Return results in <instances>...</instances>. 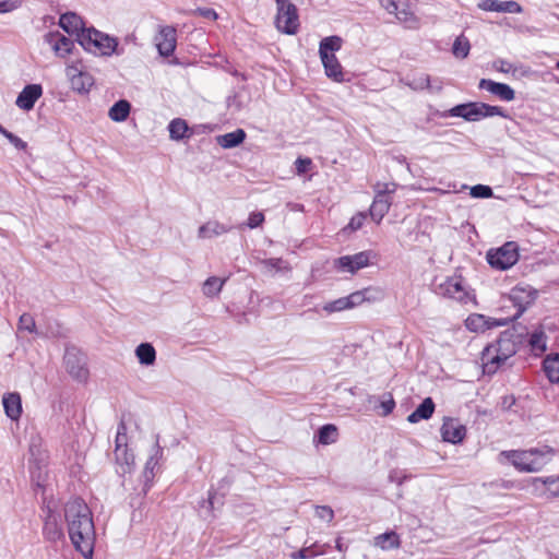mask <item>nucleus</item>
I'll use <instances>...</instances> for the list:
<instances>
[{
	"label": "nucleus",
	"mask_w": 559,
	"mask_h": 559,
	"mask_svg": "<svg viewBox=\"0 0 559 559\" xmlns=\"http://www.w3.org/2000/svg\"><path fill=\"white\" fill-rule=\"evenodd\" d=\"M516 352L514 334L510 331H504L498 340L487 345L481 352L480 360L484 373H496Z\"/></svg>",
	"instance_id": "nucleus-1"
},
{
	"label": "nucleus",
	"mask_w": 559,
	"mask_h": 559,
	"mask_svg": "<svg viewBox=\"0 0 559 559\" xmlns=\"http://www.w3.org/2000/svg\"><path fill=\"white\" fill-rule=\"evenodd\" d=\"M555 454L556 450L548 445L501 452V455L506 456L518 471L524 473L539 472L551 462Z\"/></svg>",
	"instance_id": "nucleus-2"
},
{
	"label": "nucleus",
	"mask_w": 559,
	"mask_h": 559,
	"mask_svg": "<svg viewBox=\"0 0 559 559\" xmlns=\"http://www.w3.org/2000/svg\"><path fill=\"white\" fill-rule=\"evenodd\" d=\"M78 41L85 50L104 56H110L118 45L115 38L95 28L82 29L78 34Z\"/></svg>",
	"instance_id": "nucleus-3"
},
{
	"label": "nucleus",
	"mask_w": 559,
	"mask_h": 559,
	"mask_svg": "<svg viewBox=\"0 0 559 559\" xmlns=\"http://www.w3.org/2000/svg\"><path fill=\"white\" fill-rule=\"evenodd\" d=\"M396 188L397 185L394 182H378L374 185V198L370 206V216L377 224H380L390 211L392 194L396 191Z\"/></svg>",
	"instance_id": "nucleus-4"
},
{
	"label": "nucleus",
	"mask_w": 559,
	"mask_h": 559,
	"mask_svg": "<svg viewBox=\"0 0 559 559\" xmlns=\"http://www.w3.org/2000/svg\"><path fill=\"white\" fill-rule=\"evenodd\" d=\"M127 426L121 420L117 428L115 457L118 465L117 472L121 475L130 473L135 464L134 454L128 449Z\"/></svg>",
	"instance_id": "nucleus-5"
},
{
	"label": "nucleus",
	"mask_w": 559,
	"mask_h": 559,
	"mask_svg": "<svg viewBox=\"0 0 559 559\" xmlns=\"http://www.w3.org/2000/svg\"><path fill=\"white\" fill-rule=\"evenodd\" d=\"M488 264L496 270L504 271L512 267L519 260V246L508 241L497 249H490L486 255Z\"/></svg>",
	"instance_id": "nucleus-6"
},
{
	"label": "nucleus",
	"mask_w": 559,
	"mask_h": 559,
	"mask_svg": "<svg viewBox=\"0 0 559 559\" xmlns=\"http://www.w3.org/2000/svg\"><path fill=\"white\" fill-rule=\"evenodd\" d=\"M277 14L275 24L282 33L294 35L298 32L299 16L297 8L289 0H275Z\"/></svg>",
	"instance_id": "nucleus-7"
},
{
	"label": "nucleus",
	"mask_w": 559,
	"mask_h": 559,
	"mask_svg": "<svg viewBox=\"0 0 559 559\" xmlns=\"http://www.w3.org/2000/svg\"><path fill=\"white\" fill-rule=\"evenodd\" d=\"M95 526H69V536L74 548L85 559H93L96 539Z\"/></svg>",
	"instance_id": "nucleus-8"
},
{
	"label": "nucleus",
	"mask_w": 559,
	"mask_h": 559,
	"mask_svg": "<svg viewBox=\"0 0 559 559\" xmlns=\"http://www.w3.org/2000/svg\"><path fill=\"white\" fill-rule=\"evenodd\" d=\"M432 290L439 296L456 299L459 301H463L466 297L463 280L460 275L448 276L440 282L436 278L432 284Z\"/></svg>",
	"instance_id": "nucleus-9"
},
{
	"label": "nucleus",
	"mask_w": 559,
	"mask_h": 559,
	"mask_svg": "<svg viewBox=\"0 0 559 559\" xmlns=\"http://www.w3.org/2000/svg\"><path fill=\"white\" fill-rule=\"evenodd\" d=\"M64 519L67 524H94L93 514L81 498H74L66 503Z\"/></svg>",
	"instance_id": "nucleus-10"
},
{
	"label": "nucleus",
	"mask_w": 559,
	"mask_h": 559,
	"mask_svg": "<svg viewBox=\"0 0 559 559\" xmlns=\"http://www.w3.org/2000/svg\"><path fill=\"white\" fill-rule=\"evenodd\" d=\"M64 365L69 374L76 381L84 382L88 378L86 357L76 349H67Z\"/></svg>",
	"instance_id": "nucleus-11"
},
{
	"label": "nucleus",
	"mask_w": 559,
	"mask_h": 559,
	"mask_svg": "<svg viewBox=\"0 0 559 559\" xmlns=\"http://www.w3.org/2000/svg\"><path fill=\"white\" fill-rule=\"evenodd\" d=\"M370 255V251H361L352 255H343L334 261V266L341 272L354 274L369 264Z\"/></svg>",
	"instance_id": "nucleus-12"
},
{
	"label": "nucleus",
	"mask_w": 559,
	"mask_h": 559,
	"mask_svg": "<svg viewBox=\"0 0 559 559\" xmlns=\"http://www.w3.org/2000/svg\"><path fill=\"white\" fill-rule=\"evenodd\" d=\"M381 5L403 23L413 25L416 17L408 0H380Z\"/></svg>",
	"instance_id": "nucleus-13"
},
{
	"label": "nucleus",
	"mask_w": 559,
	"mask_h": 559,
	"mask_svg": "<svg viewBox=\"0 0 559 559\" xmlns=\"http://www.w3.org/2000/svg\"><path fill=\"white\" fill-rule=\"evenodd\" d=\"M177 44V32L173 26H164L155 36V45L160 56L169 57L174 53Z\"/></svg>",
	"instance_id": "nucleus-14"
},
{
	"label": "nucleus",
	"mask_w": 559,
	"mask_h": 559,
	"mask_svg": "<svg viewBox=\"0 0 559 559\" xmlns=\"http://www.w3.org/2000/svg\"><path fill=\"white\" fill-rule=\"evenodd\" d=\"M43 87L40 84H28L17 95L15 105L23 110L29 111L35 103L41 97Z\"/></svg>",
	"instance_id": "nucleus-15"
},
{
	"label": "nucleus",
	"mask_w": 559,
	"mask_h": 559,
	"mask_svg": "<svg viewBox=\"0 0 559 559\" xmlns=\"http://www.w3.org/2000/svg\"><path fill=\"white\" fill-rule=\"evenodd\" d=\"M466 435V428L460 424L459 420L448 418L443 421L441 427V436L445 442L460 443L463 441Z\"/></svg>",
	"instance_id": "nucleus-16"
},
{
	"label": "nucleus",
	"mask_w": 559,
	"mask_h": 559,
	"mask_svg": "<svg viewBox=\"0 0 559 559\" xmlns=\"http://www.w3.org/2000/svg\"><path fill=\"white\" fill-rule=\"evenodd\" d=\"M478 87L480 90L488 91L489 93L504 102H511L515 98L514 90L506 83L495 82L489 79H481L479 81Z\"/></svg>",
	"instance_id": "nucleus-17"
},
{
	"label": "nucleus",
	"mask_w": 559,
	"mask_h": 559,
	"mask_svg": "<svg viewBox=\"0 0 559 559\" xmlns=\"http://www.w3.org/2000/svg\"><path fill=\"white\" fill-rule=\"evenodd\" d=\"M67 76L70 80L72 90L75 92L87 93L93 85L92 76L73 66L67 68Z\"/></svg>",
	"instance_id": "nucleus-18"
},
{
	"label": "nucleus",
	"mask_w": 559,
	"mask_h": 559,
	"mask_svg": "<svg viewBox=\"0 0 559 559\" xmlns=\"http://www.w3.org/2000/svg\"><path fill=\"white\" fill-rule=\"evenodd\" d=\"M477 7L487 12L522 13L523 11L521 4L513 0H481Z\"/></svg>",
	"instance_id": "nucleus-19"
},
{
	"label": "nucleus",
	"mask_w": 559,
	"mask_h": 559,
	"mask_svg": "<svg viewBox=\"0 0 559 559\" xmlns=\"http://www.w3.org/2000/svg\"><path fill=\"white\" fill-rule=\"evenodd\" d=\"M163 456V449L159 445L158 437L156 438V441L151 450L150 457L147 459L144 471H143V477L145 479V485L143 488V491L146 492L148 488V483H151L155 476V468L158 467L159 461Z\"/></svg>",
	"instance_id": "nucleus-20"
},
{
	"label": "nucleus",
	"mask_w": 559,
	"mask_h": 559,
	"mask_svg": "<svg viewBox=\"0 0 559 559\" xmlns=\"http://www.w3.org/2000/svg\"><path fill=\"white\" fill-rule=\"evenodd\" d=\"M2 404L5 415L11 420H19L22 416V399L17 392L4 393L2 396Z\"/></svg>",
	"instance_id": "nucleus-21"
},
{
	"label": "nucleus",
	"mask_w": 559,
	"mask_h": 559,
	"mask_svg": "<svg viewBox=\"0 0 559 559\" xmlns=\"http://www.w3.org/2000/svg\"><path fill=\"white\" fill-rule=\"evenodd\" d=\"M46 40L51 45L52 49L59 57H66L71 53L74 43L71 38L61 35L60 33H49L46 35Z\"/></svg>",
	"instance_id": "nucleus-22"
},
{
	"label": "nucleus",
	"mask_w": 559,
	"mask_h": 559,
	"mask_svg": "<svg viewBox=\"0 0 559 559\" xmlns=\"http://www.w3.org/2000/svg\"><path fill=\"white\" fill-rule=\"evenodd\" d=\"M477 102L476 103H466L460 104L448 111L443 112L442 117H461L466 121H477L478 112H477Z\"/></svg>",
	"instance_id": "nucleus-23"
},
{
	"label": "nucleus",
	"mask_w": 559,
	"mask_h": 559,
	"mask_svg": "<svg viewBox=\"0 0 559 559\" xmlns=\"http://www.w3.org/2000/svg\"><path fill=\"white\" fill-rule=\"evenodd\" d=\"M510 300L516 307V312L512 319H518L533 302L534 296H532L531 292H526L524 288L515 287L510 294Z\"/></svg>",
	"instance_id": "nucleus-24"
},
{
	"label": "nucleus",
	"mask_w": 559,
	"mask_h": 559,
	"mask_svg": "<svg viewBox=\"0 0 559 559\" xmlns=\"http://www.w3.org/2000/svg\"><path fill=\"white\" fill-rule=\"evenodd\" d=\"M355 306H359L362 302H377L383 299L384 292L380 287L369 286L360 290L352 293Z\"/></svg>",
	"instance_id": "nucleus-25"
},
{
	"label": "nucleus",
	"mask_w": 559,
	"mask_h": 559,
	"mask_svg": "<svg viewBox=\"0 0 559 559\" xmlns=\"http://www.w3.org/2000/svg\"><path fill=\"white\" fill-rule=\"evenodd\" d=\"M320 58L328 78L334 80L335 82L344 81L342 66L334 53L324 55L323 57Z\"/></svg>",
	"instance_id": "nucleus-26"
},
{
	"label": "nucleus",
	"mask_w": 559,
	"mask_h": 559,
	"mask_svg": "<svg viewBox=\"0 0 559 559\" xmlns=\"http://www.w3.org/2000/svg\"><path fill=\"white\" fill-rule=\"evenodd\" d=\"M233 229L231 226L222 224L217 221H210L199 227L198 237L200 239L213 238L224 235Z\"/></svg>",
	"instance_id": "nucleus-27"
},
{
	"label": "nucleus",
	"mask_w": 559,
	"mask_h": 559,
	"mask_svg": "<svg viewBox=\"0 0 559 559\" xmlns=\"http://www.w3.org/2000/svg\"><path fill=\"white\" fill-rule=\"evenodd\" d=\"M435 412V403L431 397H426L418 407L408 415L407 420L411 424H416L419 420L429 419Z\"/></svg>",
	"instance_id": "nucleus-28"
},
{
	"label": "nucleus",
	"mask_w": 559,
	"mask_h": 559,
	"mask_svg": "<svg viewBox=\"0 0 559 559\" xmlns=\"http://www.w3.org/2000/svg\"><path fill=\"white\" fill-rule=\"evenodd\" d=\"M356 306H355L353 296H352V294H349L348 296L341 297V298L335 299L333 301L325 302L322 306V310L326 314H332V313H335V312L353 309Z\"/></svg>",
	"instance_id": "nucleus-29"
},
{
	"label": "nucleus",
	"mask_w": 559,
	"mask_h": 559,
	"mask_svg": "<svg viewBox=\"0 0 559 559\" xmlns=\"http://www.w3.org/2000/svg\"><path fill=\"white\" fill-rule=\"evenodd\" d=\"M528 345L535 356H540L547 349V335L542 328L536 329L530 336Z\"/></svg>",
	"instance_id": "nucleus-30"
},
{
	"label": "nucleus",
	"mask_w": 559,
	"mask_h": 559,
	"mask_svg": "<svg viewBox=\"0 0 559 559\" xmlns=\"http://www.w3.org/2000/svg\"><path fill=\"white\" fill-rule=\"evenodd\" d=\"M246 139V132L242 129H237L233 132L218 135L217 143L224 148H233L238 146Z\"/></svg>",
	"instance_id": "nucleus-31"
},
{
	"label": "nucleus",
	"mask_w": 559,
	"mask_h": 559,
	"mask_svg": "<svg viewBox=\"0 0 559 559\" xmlns=\"http://www.w3.org/2000/svg\"><path fill=\"white\" fill-rule=\"evenodd\" d=\"M130 110V103L126 99H120L110 107L108 117L115 122H122L129 117Z\"/></svg>",
	"instance_id": "nucleus-32"
},
{
	"label": "nucleus",
	"mask_w": 559,
	"mask_h": 559,
	"mask_svg": "<svg viewBox=\"0 0 559 559\" xmlns=\"http://www.w3.org/2000/svg\"><path fill=\"white\" fill-rule=\"evenodd\" d=\"M59 25L69 34L78 33L79 31L82 32L83 29L81 17L72 12L62 14L59 19Z\"/></svg>",
	"instance_id": "nucleus-33"
},
{
	"label": "nucleus",
	"mask_w": 559,
	"mask_h": 559,
	"mask_svg": "<svg viewBox=\"0 0 559 559\" xmlns=\"http://www.w3.org/2000/svg\"><path fill=\"white\" fill-rule=\"evenodd\" d=\"M135 356L141 365L152 366L156 360V350L151 343H141L135 348Z\"/></svg>",
	"instance_id": "nucleus-34"
},
{
	"label": "nucleus",
	"mask_w": 559,
	"mask_h": 559,
	"mask_svg": "<svg viewBox=\"0 0 559 559\" xmlns=\"http://www.w3.org/2000/svg\"><path fill=\"white\" fill-rule=\"evenodd\" d=\"M543 367L549 381L551 383H559V354L547 356Z\"/></svg>",
	"instance_id": "nucleus-35"
},
{
	"label": "nucleus",
	"mask_w": 559,
	"mask_h": 559,
	"mask_svg": "<svg viewBox=\"0 0 559 559\" xmlns=\"http://www.w3.org/2000/svg\"><path fill=\"white\" fill-rule=\"evenodd\" d=\"M226 278H219L217 276L209 277L202 286V293L209 298L216 297L223 289Z\"/></svg>",
	"instance_id": "nucleus-36"
},
{
	"label": "nucleus",
	"mask_w": 559,
	"mask_h": 559,
	"mask_svg": "<svg viewBox=\"0 0 559 559\" xmlns=\"http://www.w3.org/2000/svg\"><path fill=\"white\" fill-rule=\"evenodd\" d=\"M374 545L383 550L397 548L400 546V537L395 532L390 531L377 536L374 538Z\"/></svg>",
	"instance_id": "nucleus-37"
},
{
	"label": "nucleus",
	"mask_w": 559,
	"mask_h": 559,
	"mask_svg": "<svg viewBox=\"0 0 559 559\" xmlns=\"http://www.w3.org/2000/svg\"><path fill=\"white\" fill-rule=\"evenodd\" d=\"M337 428L332 424H328L318 430L317 441L324 445L331 444L337 440Z\"/></svg>",
	"instance_id": "nucleus-38"
},
{
	"label": "nucleus",
	"mask_w": 559,
	"mask_h": 559,
	"mask_svg": "<svg viewBox=\"0 0 559 559\" xmlns=\"http://www.w3.org/2000/svg\"><path fill=\"white\" fill-rule=\"evenodd\" d=\"M342 47V39L338 36L325 37L321 40L319 47L320 57L324 55H331L340 50Z\"/></svg>",
	"instance_id": "nucleus-39"
},
{
	"label": "nucleus",
	"mask_w": 559,
	"mask_h": 559,
	"mask_svg": "<svg viewBox=\"0 0 559 559\" xmlns=\"http://www.w3.org/2000/svg\"><path fill=\"white\" fill-rule=\"evenodd\" d=\"M477 112H478V120L480 118H487V117H493V116H500L503 118H508V114L503 110V108L499 106H492L488 105L486 103H478L477 102Z\"/></svg>",
	"instance_id": "nucleus-40"
},
{
	"label": "nucleus",
	"mask_w": 559,
	"mask_h": 559,
	"mask_svg": "<svg viewBox=\"0 0 559 559\" xmlns=\"http://www.w3.org/2000/svg\"><path fill=\"white\" fill-rule=\"evenodd\" d=\"M168 130L170 139L178 141L186 136L188 126L185 120L177 118L170 121Z\"/></svg>",
	"instance_id": "nucleus-41"
},
{
	"label": "nucleus",
	"mask_w": 559,
	"mask_h": 559,
	"mask_svg": "<svg viewBox=\"0 0 559 559\" xmlns=\"http://www.w3.org/2000/svg\"><path fill=\"white\" fill-rule=\"evenodd\" d=\"M471 50V44L469 40L464 36L461 35L456 37V39L453 43L452 46V53L460 59H465Z\"/></svg>",
	"instance_id": "nucleus-42"
},
{
	"label": "nucleus",
	"mask_w": 559,
	"mask_h": 559,
	"mask_svg": "<svg viewBox=\"0 0 559 559\" xmlns=\"http://www.w3.org/2000/svg\"><path fill=\"white\" fill-rule=\"evenodd\" d=\"M489 326L488 321L483 314H472L466 319V328L469 331H485Z\"/></svg>",
	"instance_id": "nucleus-43"
},
{
	"label": "nucleus",
	"mask_w": 559,
	"mask_h": 559,
	"mask_svg": "<svg viewBox=\"0 0 559 559\" xmlns=\"http://www.w3.org/2000/svg\"><path fill=\"white\" fill-rule=\"evenodd\" d=\"M407 85L414 91L430 88V76L424 73L418 76H414L407 82Z\"/></svg>",
	"instance_id": "nucleus-44"
},
{
	"label": "nucleus",
	"mask_w": 559,
	"mask_h": 559,
	"mask_svg": "<svg viewBox=\"0 0 559 559\" xmlns=\"http://www.w3.org/2000/svg\"><path fill=\"white\" fill-rule=\"evenodd\" d=\"M530 487L534 495L547 497L546 477H534L530 480Z\"/></svg>",
	"instance_id": "nucleus-45"
},
{
	"label": "nucleus",
	"mask_w": 559,
	"mask_h": 559,
	"mask_svg": "<svg viewBox=\"0 0 559 559\" xmlns=\"http://www.w3.org/2000/svg\"><path fill=\"white\" fill-rule=\"evenodd\" d=\"M19 330L27 331L29 333L36 332V323L29 313H23L19 319Z\"/></svg>",
	"instance_id": "nucleus-46"
},
{
	"label": "nucleus",
	"mask_w": 559,
	"mask_h": 559,
	"mask_svg": "<svg viewBox=\"0 0 559 559\" xmlns=\"http://www.w3.org/2000/svg\"><path fill=\"white\" fill-rule=\"evenodd\" d=\"M263 222H264V214L262 212H252L248 217V222L240 224L238 226V228L242 229L243 226H247L250 229H253V228L260 227L263 224Z\"/></svg>",
	"instance_id": "nucleus-47"
},
{
	"label": "nucleus",
	"mask_w": 559,
	"mask_h": 559,
	"mask_svg": "<svg viewBox=\"0 0 559 559\" xmlns=\"http://www.w3.org/2000/svg\"><path fill=\"white\" fill-rule=\"evenodd\" d=\"M0 133L5 136L9 142L17 150H25L27 147V143L24 142L22 139L13 134L12 132L8 131L0 124Z\"/></svg>",
	"instance_id": "nucleus-48"
},
{
	"label": "nucleus",
	"mask_w": 559,
	"mask_h": 559,
	"mask_svg": "<svg viewBox=\"0 0 559 559\" xmlns=\"http://www.w3.org/2000/svg\"><path fill=\"white\" fill-rule=\"evenodd\" d=\"M471 195L473 198H490L492 195V189L489 186L476 185L471 189Z\"/></svg>",
	"instance_id": "nucleus-49"
},
{
	"label": "nucleus",
	"mask_w": 559,
	"mask_h": 559,
	"mask_svg": "<svg viewBox=\"0 0 559 559\" xmlns=\"http://www.w3.org/2000/svg\"><path fill=\"white\" fill-rule=\"evenodd\" d=\"M547 497L559 496V477H546Z\"/></svg>",
	"instance_id": "nucleus-50"
},
{
	"label": "nucleus",
	"mask_w": 559,
	"mask_h": 559,
	"mask_svg": "<svg viewBox=\"0 0 559 559\" xmlns=\"http://www.w3.org/2000/svg\"><path fill=\"white\" fill-rule=\"evenodd\" d=\"M316 514L320 521L330 523L334 518L333 510L328 506H321L316 508Z\"/></svg>",
	"instance_id": "nucleus-51"
},
{
	"label": "nucleus",
	"mask_w": 559,
	"mask_h": 559,
	"mask_svg": "<svg viewBox=\"0 0 559 559\" xmlns=\"http://www.w3.org/2000/svg\"><path fill=\"white\" fill-rule=\"evenodd\" d=\"M215 502L221 503V501L216 498V495L210 491L207 500L203 501L200 507L201 515L209 514L211 510L214 508Z\"/></svg>",
	"instance_id": "nucleus-52"
},
{
	"label": "nucleus",
	"mask_w": 559,
	"mask_h": 559,
	"mask_svg": "<svg viewBox=\"0 0 559 559\" xmlns=\"http://www.w3.org/2000/svg\"><path fill=\"white\" fill-rule=\"evenodd\" d=\"M492 66L497 71L501 73H510L515 71L513 64L504 59H497L496 61H493Z\"/></svg>",
	"instance_id": "nucleus-53"
},
{
	"label": "nucleus",
	"mask_w": 559,
	"mask_h": 559,
	"mask_svg": "<svg viewBox=\"0 0 559 559\" xmlns=\"http://www.w3.org/2000/svg\"><path fill=\"white\" fill-rule=\"evenodd\" d=\"M312 164L311 159L306 157H298L295 162L296 170L298 175H302L309 170L310 165Z\"/></svg>",
	"instance_id": "nucleus-54"
},
{
	"label": "nucleus",
	"mask_w": 559,
	"mask_h": 559,
	"mask_svg": "<svg viewBox=\"0 0 559 559\" xmlns=\"http://www.w3.org/2000/svg\"><path fill=\"white\" fill-rule=\"evenodd\" d=\"M22 0H0V13H7L16 9Z\"/></svg>",
	"instance_id": "nucleus-55"
},
{
	"label": "nucleus",
	"mask_w": 559,
	"mask_h": 559,
	"mask_svg": "<svg viewBox=\"0 0 559 559\" xmlns=\"http://www.w3.org/2000/svg\"><path fill=\"white\" fill-rule=\"evenodd\" d=\"M44 534L51 540H56L63 535L60 526H45Z\"/></svg>",
	"instance_id": "nucleus-56"
},
{
	"label": "nucleus",
	"mask_w": 559,
	"mask_h": 559,
	"mask_svg": "<svg viewBox=\"0 0 559 559\" xmlns=\"http://www.w3.org/2000/svg\"><path fill=\"white\" fill-rule=\"evenodd\" d=\"M365 218L366 216L362 213H359L352 217L347 227L350 228L352 230H357L362 226Z\"/></svg>",
	"instance_id": "nucleus-57"
},
{
	"label": "nucleus",
	"mask_w": 559,
	"mask_h": 559,
	"mask_svg": "<svg viewBox=\"0 0 559 559\" xmlns=\"http://www.w3.org/2000/svg\"><path fill=\"white\" fill-rule=\"evenodd\" d=\"M194 13L209 20L217 19V13L211 8H198Z\"/></svg>",
	"instance_id": "nucleus-58"
},
{
	"label": "nucleus",
	"mask_w": 559,
	"mask_h": 559,
	"mask_svg": "<svg viewBox=\"0 0 559 559\" xmlns=\"http://www.w3.org/2000/svg\"><path fill=\"white\" fill-rule=\"evenodd\" d=\"M381 407L383 409V415L386 416L391 414L395 407V402L391 394H389V399L381 402Z\"/></svg>",
	"instance_id": "nucleus-59"
},
{
	"label": "nucleus",
	"mask_w": 559,
	"mask_h": 559,
	"mask_svg": "<svg viewBox=\"0 0 559 559\" xmlns=\"http://www.w3.org/2000/svg\"><path fill=\"white\" fill-rule=\"evenodd\" d=\"M57 522H58L57 515L55 514V511L52 510V507L50 506V502H49L47 504V514L45 516V524L46 525L57 524Z\"/></svg>",
	"instance_id": "nucleus-60"
},
{
	"label": "nucleus",
	"mask_w": 559,
	"mask_h": 559,
	"mask_svg": "<svg viewBox=\"0 0 559 559\" xmlns=\"http://www.w3.org/2000/svg\"><path fill=\"white\" fill-rule=\"evenodd\" d=\"M312 555H309L308 549H300L299 551L290 554L292 559H309Z\"/></svg>",
	"instance_id": "nucleus-61"
},
{
	"label": "nucleus",
	"mask_w": 559,
	"mask_h": 559,
	"mask_svg": "<svg viewBox=\"0 0 559 559\" xmlns=\"http://www.w3.org/2000/svg\"><path fill=\"white\" fill-rule=\"evenodd\" d=\"M508 323V320L504 319V320H498L493 323V325H497V326H501V325H506Z\"/></svg>",
	"instance_id": "nucleus-62"
},
{
	"label": "nucleus",
	"mask_w": 559,
	"mask_h": 559,
	"mask_svg": "<svg viewBox=\"0 0 559 559\" xmlns=\"http://www.w3.org/2000/svg\"><path fill=\"white\" fill-rule=\"evenodd\" d=\"M269 262L274 266L277 262H280V260L270 259Z\"/></svg>",
	"instance_id": "nucleus-63"
},
{
	"label": "nucleus",
	"mask_w": 559,
	"mask_h": 559,
	"mask_svg": "<svg viewBox=\"0 0 559 559\" xmlns=\"http://www.w3.org/2000/svg\"><path fill=\"white\" fill-rule=\"evenodd\" d=\"M556 67H557V69L559 70V61L557 62Z\"/></svg>",
	"instance_id": "nucleus-64"
}]
</instances>
